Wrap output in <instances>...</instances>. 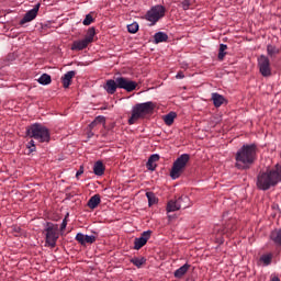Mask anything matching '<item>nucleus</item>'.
<instances>
[{"label": "nucleus", "mask_w": 281, "mask_h": 281, "mask_svg": "<svg viewBox=\"0 0 281 281\" xmlns=\"http://www.w3.org/2000/svg\"><path fill=\"white\" fill-rule=\"evenodd\" d=\"M26 136L31 137V139H36L40 144L49 143L52 139L49 128L41 123H34L26 127Z\"/></svg>", "instance_id": "obj_2"}, {"label": "nucleus", "mask_w": 281, "mask_h": 281, "mask_svg": "<svg viewBox=\"0 0 281 281\" xmlns=\"http://www.w3.org/2000/svg\"><path fill=\"white\" fill-rule=\"evenodd\" d=\"M258 159V147L257 145H248V169Z\"/></svg>", "instance_id": "obj_15"}, {"label": "nucleus", "mask_w": 281, "mask_h": 281, "mask_svg": "<svg viewBox=\"0 0 281 281\" xmlns=\"http://www.w3.org/2000/svg\"><path fill=\"white\" fill-rule=\"evenodd\" d=\"M227 216H229V212L223 214V220L226 221V223L224 224L222 234H227V236H229V234L236 229V220L227 218Z\"/></svg>", "instance_id": "obj_12"}, {"label": "nucleus", "mask_w": 281, "mask_h": 281, "mask_svg": "<svg viewBox=\"0 0 281 281\" xmlns=\"http://www.w3.org/2000/svg\"><path fill=\"white\" fill-rule=\"evenodd\" d=\"M188 161H190V154H182L175 160L170 170L171 179H179L181 177V172L186 170Z\"/></svg>", "instance_id": "obj_4"}, {"label": "nucleus", "mask_w": 281, "mask_h": 281, "mask_svg": "<svg viewBox=\"0 0 281 281\" xmlns=\"http://www.w3.org/2000/svg\"><path fill=\"white\" fill-rule=\"evenodd\" d=\"M258 65H259V71L262 76H271V63L270 58L268 56H265V54H261L258 58Z\"/></svg>", "instance_id": "obj_8"}, {"label": "nucleus", "mask_w": 281, "mask_h": 281, "mask_svg": "<svg viewBox=\"0 0 281 281\" xmlns=\"http://www.w3.org/2000/svg\"><path fill=\"white\" fill-rule=\"evenodd\" d=\"M212 101L214 106H216L218 109V106L223 105L225 102V97H223L222 94L214 92L212 93Z\"/></svg>", "instance_id": "obj_19"}, {"label": "nucleus", "mask_w": 281, "mask_h": 281, "mask_svg": "<svg viewBox=\"0 0 281 281\" xmlns=\"http://www.w3.org/2000/svg\"><path fill=\"white\" fill-rule=\"evenodd\" d=\"M153 234V231H145L142 233L140 237H136L134 239V249L139 250L148 240H150V236Z\"/></svg>", "instance_id": "obj_11"}, {"label": "nucleus", "mask_w": 281, "mask_h": 281, "mask_svg": "<svg viewBox=\"0 0 281 281\" xmlns=\"http://www.w3.org/2000/svg\"><path fill=\"white\" fill-rule=\"evenodd\" d=\"M146 196L148 199V205L151 207V205H156L157 203V196L153 192H146Z\"/></svg>", "instance_id": "obj_31"}, {"label": "nucleus", "mask_w": 281, "mask_h": 281, "mask_svg": "<svg viewBox=\"0 0 281 281\" xmlns=\"http://www.w3.org/2000/svg\"><path fill=\"white\" fill-rule=\"evenodd\" d=\"M97 124H104L106 122V119L102 115H99L94 119Z\"/></svg>", "instance_id": "obj_39"}, {"label": "nucleus", "mask_w": 281, "mask_h": 281, "mask_svg": "<svg viewBox=\"0 0 281 281\" xmlns=\"http://www.w3.org/2000/svg\"><path fill=\"white\" fill-rule=\"evenodd\" d=\"M146 20L155 25L159 19H164L166 16V8L164 5H155L146 13Z\"/></svg>", "instance_id": "obj_6"}, {"label": "nucleus", "mask_w": 281, "mask_h": 281, "mask_svg": "<svg viewBox=\"0 0 281 281\" xmlns=\"http://www.w3.org/2000/svg\"><path fill=\"white\" fill-rule=\"evenodd\" d=\"M75 76H76V71L70 70L66 72L64 77H61L64 89H69V86L71 85V80L74 79Z\"/></svg>", "instance_id": "obj_17"}, {"label": "nucleus", "mask_w": 281, "mask_h": 281, "mask_svg": "<svg viewBox=\"0 0 281 281\" xmlns=\"http://www.w3.org/2000/svg\"><path fill=\"white\" fill-rule=\"evenodd\" d=\"M67 218H69V213L66 214L65 218L61 222L60 232H65V229H67Z\"/></svg>", "instance_id": "obj_38"}, {"label": "nucleus", "mask_w": 281, "mask_h": 281, "mask_svg": "<svg viewBox=\"0 0 281 281\" xmlns=\"http://www.w3.org/2000/svg\"><path fill=\"white\" fill-rule=\"evenodd\" d=\"M281 182V165H276L272 169H267L259 173L257 178V187L262 191H269L272 187H277Z\"/></svg>", "instance_id": "obj_1"}, {"label": "nucleus", "mask_w": 281, "mask_h": 281, "mask_svg": "<svg viewBox=\"0 0 281 281\" xmlns=\"http://www.w3.org/2000/svg\"><path fill=\"white\" fill-rule=\"evenodd\" d=\"M236 168L239 170H245V168H247V145H243L236 153Z\"/></svg>", "instance_id": "obj_10"}, {"label": "nucleus", "mask_w": 281, "mask_h": 281, "mask_svg": "<svg viewBox=\"0 0 281 281\" xmlns=\"http://www.w3.org/2000/svg\"><path fill=\"white\" fill-rule=\"evenodd\" d=\"M154 41L156 44L166 43L168 41V34H166L165 32H157L154 35Z\"/></svg>", "instance_id": "obj_24"}, {"label": "nucleus", "mask_w": 281, "mask_h": 281, "mask_svg": "<svg viewBox=\"0 0 281 281\" xmlns=\"http://www.w3.org/2000/svg\"><path fill=\"white\" fill-rule=\"evenodd\" d=\"M93 23V15L87 14L85 20L82 21L83 25H91Z\"/></svg>", "instance_id": "obj_36"}, {"label": "nucleus", "mask_w": 281, "mask_h": 281, "mask_svg": "<svg viewBox=\"0 0 281 281\" xmlns=\"http://www.w3.org/2000/svg\"><path fill=\"white\" fill-rule=\"evenodd\" d=\"M130 262H132V265H134V267H137L138 269L142 267V265H145V262H146V258H137V257H135V258H132L131 260H130Z\"/></svg>", "instance_id": "obj_29"}, {"label": "nucleus", "mask_w": 281, "mask_h": 281, "mask_svg": "<svg viewBox=\"0 0 281 281\" xmlns=\"http://www.w3.org/2000/svg\"><path fill=\"white\" fill-rule=\"evenodd\" d=\"M270 239L276 246H281V228L270 233Z\"/></svg>", "instance_id": "obj_20"}, {"label": "nucleus", "mask_w": 281, "mask_h": 281, "mask_svg": "<svg viewBox=\"0 0 281 281\" xmlns=\"http://www.w3.org/2000/svg\"><path fill=\"white\" fill-rule=\"evenodd\" d=\"M221 243H224V240L222 239Z\"/></svg>", "instance_id": "obj_47"}, {"label": "nucleus", "mask_w": 281, "mask_h": 281, "mask_svg": "<svg viewBox=\"0 0 281 281\" xmlns=\"http://www.w3.org/2000/svg\"><path fill=\"white\" fill-rule=\"evenodd\" d=\"M101 202L100 200V194H94L93 196H91L88 201V207H90V210H95V207H98V204Z\"/></svg>", "instance_id": "obj_23"}, {"label": "nucleus", "mask_w": 281, "mask_h": 281, "mask_svg": "<svg viewBox=\"0 0 281 281\" xmlns=\"http://www.w3.org/2000/svg\"><path fill=\"white\" fill-rule=\"evenodd\" d=\"M261 261L266 265V266H270V263L272 262V255H263L261 257Z\"/></svg>", "instance_id": "obj_34"}, {"label": "nucleus", "mask_w": 281, "mask_h": 281, "mask_svg": "<svg viewBox=\"0 0 281 281\" xmlns=\"http://www.w3.org/2000/svg\"><path fill=\"white\" fill-rule=\"evenodd\" d=\"M155 111V103L153 101H148L145 103H138L132 109V115L128 119V124L133 125L137 120H142L153 113Z\"/></svg>", "instance_id": "obj_3"}, {"label": "nucleus", "mask_w": 281, "mask_h": 281, "mask_svg": "<svg viewBox=\"0 0 281 281\" xmlns=\"http://www.w3.org/2000/svg\"><path fill=\"white\" fill-rule=\"evenodd\" d=\"M38 10H41V3L35 4L33 9L24 14L23 19L20 21V25H25V23L34 21V19H36L38 15Z\"/></svg>", "instance_id": "obj_13"}, {"label": "nucleus", "mask_w": 281, "mask_h": 281, "mask_svg": "<svg viewBox=\"0 0 281 281\" xmlns=\"http://www.w3.org/2000/svg\"><path fill=\"white\" fill-rule=\"evenodd\" d=\"M270 281H281L279 277H271Z\"/></svg>", "instance_id": "obj_45"}, {"label": "nucleus", "mask_w": 281, "mask_h": 281, "mask_svg": "<svg viewBox=\"0 0 281 281\" xmlns=\"http://www.w3.org/2000/svg\"><path fill=\"white\" fill-rule=\"evenodd\" d=\"M93 172L97 177H102V175H104V164L98 160L93 166Z\"/></svg>", "instance_id": "obj_22"}, {"label": "nucleus", "mask_w": 281, "mask_h": 281, "mask_svg": "<svg viewBox=\"0 0 281 281\" xmlns=\"http://www.w3.org/2000/svg\"><path fill=\"white\" fill-rule=\"evenodd\" d=\"M177 117V112H169L164 116V122L167 126H172L175 124V119Z\"/></svg>", "instance_id": "obj_25"}, {"label": "nucleus", "mask_w": 281, "mask_h": 281, "mask_svg": "<svg viewBox=\"0 0 281 281\" xmlns=\"http://www.w3.org/2000/svg\"><path fill=\"white\" fill-rule=\"evenodd\" d=\"M159 159V154L151 155L148 160L151 161V164H155Z\"/></svg>", "instance_id": "obj_41"}, {"label": "nucleus", "mask_w": 281, "mask_h": 281, "mask_svg": "<svg viewBox=\"0 0 281 281\" xmlns=\"http://www.w3.org/2000/svg\"><path fill=\"white\" fill-rule=\"evenodd\" d=\"M138 31L139 24H137V22H133L132 24L127 25V32H130V34H137Z\"/></svg>", "instance_id": "obj_32"}, {"label": "nucleus", "mask_w": 281, "mask_h": 281, "mask_svg": "<svg viewBox=\"0 0 281 281\" xmlns=\"http://www.w3.org/2000/svg\"><path fill=\"white\" fill-rule=\"evenodd\" d=\"M75 238L81 245H93V243L97 240L94 235H85L82 233H78Z\"/></svg>", "instance_id": "obj_14"}, {"label": "nucleus", "mask_w": 281, "mask_h": 281, "mask_svg": "<svg viewBox=\"0 0 281 281\" xmlns=\"http://www.w3.org/2000/svg\"><path fill=\"white\" fill-rule=\"evenodd\" d=\"M226 49H227L226 44L220 45L218 55H217L218 60H223L225 56H227V53L225 52Z\"/></svg>", "instance_id": "obj_30"}, {"label": "nucleus", "mask_w": 281, "mask_h": 281, "mask_svg": "<svg viewBox=\"0 0 281 281\" xmlns=\"http://www.w3.org/2000/svg\"><path fill=\"white\" fill-rule=\"evenodd\" d=\"M87 47H89V43L83 38L81 41L74 42L71 49L72 52H82V49H87Z\"/></svg>", "instance_id": "obj_18"}, {"label": "nucleus", "mask_w": 281, "mask_h": 281, "mask_svg": "<svg viewBox=\"0 0 281 281\" xmlns=\"http://www.w3.org/2000/svg\"><path fill=\"white\" fill-rule=\"evenodd\" d=\"M37 82L43 86L52 85V76L48 74H43L38 79Z\"/></svg>", "instance_id": "obj_26"}, {"label": "nucleus", "mask_w": 281, "mask_h": 281, "mask_svg": "<svg viewBox=\"0 0 281 281\" xmlns=\"http://www.w3.org/2000/svg\"><path fill=\"white\" fill-rule=\"evenodd\" d=\"M98 123L95 122V120H93L90 124H89V128L90 131H93V127L97 126Z\"/></svg>", "instance_id": "obj_44"}, {"label": "nucleus", "mask_w": 281, "mask_h": 281, "mask_svg": "<svg viewBox=\"0 0 281 281\" xmlns=\"http://www.w3.org/2000/svg\"><path fill=\"white\" fill-rule=\"evenodd\" d=\"M254 241H255V238L249 239L250 244H254Z\"/></svg>", "instance_id": "obj_46"}, {"label": "nucleus", "mask_w": 281, "mask_h": 281, "mask_svg": "<svg viewBox=\"0 0 281 281\" xmlns=\"http://www.w3.org/2000/svg\"><path fill=\"white\" fill-rule=\"evenodd\" d=\"M186 201H188V196H180L177 200H170L167 203V212H179V210H181V207H183V210H186V207H188V204H183L186 203Z\"/></svg>", "instance_id": "obj_7"}, {"label": "nucleus", "mask_w": 281, "mask_h": 281, "mask_svg": "<svg viewBox=\"0 0 281 281\" xmlns=\"http://www.w3.org/2000/svg\"><path fill=\"white\" fill-rule=\"evenodd\" d=\"M279 52H280V48L277 47V45H267V53H268V56H270L271 58L277 56Z\"/></svg>", "instance_id": "obj_27"}, {"label": "nucleus", "mask_w": 281, "mask_h": 281, "mask_svg": "<svg viewBox=\"0 0 281 281\" xmlns=\"http://www.w3.org/2000/svg\"><path fill=\"white\" fill-rule=\"evenodd\" d=\"M119 89H124L127 93L131 91H135L137 89V82L130 80L126 77H117L116 78Z\"/></svg>", "instance_id": "obj_9"}, {"label": "nucleus", "mask_w": 281, "mask_h": 281, "mask_svg": "<svg viewBox=\"0 0 281 281\" xmlns=\"http://www.w3.org/2000/svg\"><path fill=\"white\" fill-rule=\"evenodd\" d=\"M189 269L190 263H184L182 267H180L173 272L175 278L181 279L186 273H188Z\"/></svg>", "instance_id": "obj_21"}, {"label": "nucleus", "mask_w": 281, "mask_h": 281, "mask_svg": "<svg viewBox=\"0 0 281 281\" xmlns=\"http://www.w3.org/2000/svg\"><path fill=\"white\" fill-rule=\"evenodd\" d=\"M44 232H46V245H48V247H52V249H54V247H56V243L59 238L58 224L47 222L45 224Z\"/></svg>", "instance_id": "obj_5"}, {"label": "nucleus", "mask_w": 281, "mask_h": 281, "mask_svg": "<svg viewBox=\"0 0 281 281\" xmlns=\"http://www.w3.org/2000/svg\"><path fill=\"white\" fill-rule=\"evenodd\" d=\"M80 175H85V167L80 166L79 170L76 173V178L78 179V177H80Z\"/></svg>", "instance_id": "obj_42"}, {"label": "nucleus", "mask_w": 281, "mask_h": 281, "mask_svg": "<svg viewBox=\"0 0 281 281\" xmlns=\"http://www.w3.org/2000/svg\"><path fill=\"white\" fill-rule=\"evenodd\" d=\"M11 232L14 234V236H21V226L13 225L11 227Z\"/></svg>", "instance_id": "obj_37"}, {"label": "nucleus", "mask_w": 281, "mask_h": 281, "mask_svg": "<svg viewBox=\"0 0 281 281\" xmlns=\"http://www.w3.org/2000/svg\"><path fill=\"white\" fill-rule=\"evenodd\" d=\"M95 36V27H90L87 31V34L85 36V40L90 44L93 43V37Z\"/></svg>", "instance_id": "obj_28"}, {"label": "nucleus", "mask_w": 281, "mask_h": 281, "mask_svg": "<svg viewBox=\"0 0 281 281\" xmlns=\"http://www.w3.org/2000/svg\"><path fill=\"white\" fill-rule=\"evenodd\" d=\"M180 5L183 10H190V5H192V0H181Z\"/></svg>", "instance_id": "obj_33"}, {"label": "nucleus", "mask_w": 281, "mask_h": 281, "mask_svg": "<svg viewBox=\"0 0 281 281\" xmlns=\"http://www.w3.org/2000/svg\"><path fill=\"white\" fill-rule=\"evenodd\" d=\"M103 89H105L106 93H109V95H113L115 93V91H117L119 86H117V78H115V80L113 79H109Z\"/></svg>", "instance_id": "obj_16"}, {"label": "nucleus", "mask_w": 281, "mask_h": 281, "mask_svg": "<svg viewBox=\"0 0 281 281\" xmlns=\"http://www.w3.org/2000/svg\"><path fill=\"white\" fill-rule=\"evenodd\" d=\"M146 166H147V169H149L151 171H154L157 168V165H155V162H151L149 160H147Z\"/></svg>", "instance_id": "obj_40"}, {"label": "nucleus", "mask_w": 281, "mask_h": 281, "mask_svg": "<svg viewBox=\"0 0 281 281\" xmlns=\"http://www.w3.org/2000/svg\"><path fill=\"white\" fill-rule=\"evenodd\" d=\"M176 78H177V80H181V79L186 78V75L183 74V71H179V72L176 75Z\"/></svg>", "instance_id": "obj_43"}, {"label": "nucleus", "mask_w": 281, "mask_h": 281, "mask_svg": "<svg viewBox=\"0 0 281 281\" xmlns=\"http://www.w3.org/2000/svg\"><path fill=\"white\" fill-rule=\"evenodd\" d=\"M26 148L29 149V153H36V144L33 139L27 143Z\"/></svg>", "instance_id": "obj_35"}]
</instances>
